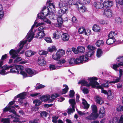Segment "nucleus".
<instances>
[{
	"label": "nucleus",
	"mask_w": 123,
	"mask_h": 123,
	"mask_svg": "<svg viewBox=\"0 0 123 123\" xmlns=\"http://www.w3.org/2000/svg\"><path fill=\"white\" fill-rule=\"evenodd\" d=\"M102 92L105 94L107 95V98L109 100L112 99L114 97V94L111 92V90L107 91L105 90H103L102 89Z\"/></svg>",
	"instance_id": "obj_9"
},
{
	"label": "nucleus",
	"mask_w": 123,
	"mask_h": 123,
	"mask_svg": "<svg viewBox=\"0 0 123 123\" xmlns=\"http://www.w3.org/2000/svg\"><path fill=\"white\" fill-rule=\"evenodd\" d=\"M2 121L3 122V123H10V120L9 118H3L2 120Z\"/></svg>",
	"instance_id": "obj_52"
},
{
	"label": "nucleus",
	"mask_w": 123,
	"mask_h": 123,
	"mask_svg": "<svg viewBox=\"0 0 123 123\" xmlns=\"http://www.w3.org/2000/svg\"><path fill=\"white\" fill-rule=\"evenodd\" d=\"M116 21L118 23H121L122 21V20L119 17L116 18Z\"/></svg>",
	"instance_id": "obj_63"
},
{
	"label": "nucleus",
	"mask_w": 123,
	"mask_h": 123,
	"mask_svg": "<svg viewBox=\"0 0 123 123\" xmlns=\"http://www.w3.org/2000/svg\"><path fill=\"white\" fill-rule=\"evenodd\" d=\"M57 53H58V54L59 56H60L61 57L62 55L65 54L64 51L62 49H60L58 50L57 51Z\"/></svg>",
	"instance_id": "obj_42"
},
{
	"label": "nucleus",
	"mask_w": 123,
	"mask_h": 123,
	"mask_svg": "<svg viewBox=\"0 0 123 123\" xmlns=\"http://www.w3.org/2000/svg\"><path fill=\"white\" fill-rule=\"evenodd\" d=\"M37 23V20H36L34 22V24L32 26L29 32L26 37L27 39L21 41L19 44V46L20 47L17 50H16L13 49H11L9 52V54L11 56V58L13 59L17 57L18 55V53L20 50L22 49L24 46V45L27 42L28 39L29 42H30L34 37V34L32 30L35 26L36 25Z\"/></svg>",
	"instance_id": "obj_1"
},
{
	"label": "nucleus",
	"mask_w": 123,
	"mask_h": 123,
	"mask_svg": "<svg viewBox=\"0 0 123 123\" xmlns=\"http://www.w3.org/2000/svg\"><path fill=\"white\" fill-rule=\"evenodd\" d=\"M48 52L47 51H45L43 50H41L39 51L38 54L41 55L47 54Z\"/></svg>",
	"instance_id": "obj_54"
},
{
	"label": "nucleus",
	"mask_w": 123,
	"mask_h": 123,
	"mask_svg": "<svg viewBox=\"0 0 123 123\" xmlns=\"http://www.w3.org/2000/svg\"><path fill=\"white\" fill-rule=\"evenodd\" d=\"M91 108L92 111V112L97 113V108L96 106L95 105H92L91 106Z\"/></svg>",
	"instance_id": "obj_46"
},
{
	"label": "nucleus",
	"mask_w": 123,
	"mask_h": 123,
	"mask_svg": "<svg viewBox=\"0 0 123 123\" xmlns=\"http://www.w3.org/2000/svg\"><path fill=\"white\" fill-rule=\"evenodd\" d=\"M82 104L84 106V108L85 109H88L89 106V105L88 104L87 101L84 98H82Z\"/></svg>",
	"instance_id": "obj_23"
},
{
	"label": "nucleus",
	"mask_w": 123,
	"mask_h": 123,
	"mask_svg": "<svg viewBox=\"0 0 123 123\" xmlns=\"http://www.w3.org/2000/svg\"><path fill=\"white\" fill-rule=\"evenodd\" d=\"M104 44V42L102 40H98L96 43V44L98 47H100L103 45Z\"/></svg>",
	"instance_id": "obj_36"
},
{
	"label": "nucleus",
	"mask_w": 123,
	"mask_h": 123,
	"mask_svg": "<svg viewBox=\"0 0 123 123\" xmlns=\"http://www.w3.org/2000/svg\"><path fill=\"white\" fill-rule=\"evenodd\" d=\"M93 6L97 9L100 10L104 9V5L103 3L100 2H94Z\"/></svg>",
	"instance_id": "obj_13"
},
{
	"label": "nucleus",
	"mask_w": 123,
	"mask_h": 123,
	"mask_svg": "<svg viewBox=\"0 0 123 123\" xmlns=\"http://www.w3.org/2000/svg\"><path fill=\"white\" fill-rule=\"evenodd\" d=\"M77 49L78 50V52L81 53H84L85 50V48L83 46H78L77 47Z\"/></svg>",
	"instance_id": "obj_37"
},
{
	"label": "nucleus",
	"mask_w": 123,
	"mask_h": 123,
	"mask_svg": "<svg viewBox=\"0 0 123 123\" xmlns=\"http://www.w3.org/2000/svg\"><path fill=\"white\" fill-rule=\"evenodd\" d=\"M1 7V6L0 5V19H1L3 18L4 15V12L3 11H1V9L0 8Z\"/></svg>",
	"instance_id": "obj_50"
},
{
	"label": "nucleus",
	"mask_w": 123,
	"mask_h": 123,
	"mask_svg": "<svg viewBox=\"0 0 123 123\" xmlns=\"http://www.w3.org/2000/svg\"><path fill=\"white\" fill-rule=\"evenodd\" d=\"M75 92L73 90H71L69 92V95L71 98H73L74 97Z\"/></svg>",
	"instance_id": "obj_53"
},
{
	"label": "nucleus",
	"mask_w": 123,
	"mask_h": 123,
	"mask_svg": "<svg viewBox=\"0 0 123 123\" xmlns=\"http://www.w3.org/2000/svg\"><path fill=\"white\" fill-rule=\"evenodd\" d=\"M56 18L55 19H57V22L59 25H61L62 23L63 20L62 19V18L61 17H59L57 16H56Z\"/></svg>",
	"instance_id": "obj_39"
},
{
	"label": "nucleus",
	"mask_w": 123,
	"mask_h": 123,
	"mask_svg": "<svg viewBox=\"0 0 123 123\" xmlns=\"http://www.w3.org/2000/svg\"><path fill=\"white\" fill-rule=\"evenodd\" d=\"M82 5V3L78 2V4H77L76 7L78 9V10L79 12L82 13L85 12L86 10V8L84 6H81Z\"/></svg>",
	"instance_id": "obj_14"
},
{
	"label": "nucleus",
	"mask_w": 123,
	"mask_h": 123,
	"mask_svg": "<svg viewBox=\"0 0 123 123\" xmlns=\"http://www.w3.org/2000/svg\"><path fill=\"white\" fill-rule=\"evenodd\" d=\"M115 40V39L111 38H109L107 40L106 43L108 45H110L114 43Z\"/></svg>",
	"instance_id": "obj_31"
},
{
	"label": "nucleus",
	"mask_w": 123,
	"mask_h": 123,
	"mask_svg": "<svg viewBox=\"0 0 123 123\" xmlns=\"http://www.w3.org/2000/svg\"><path fill=\"white\" fill-rule=\"evenodd\" d=\"M102 52L101 50L100 49H98L97 52V56L98 57H100L102 55Z\"/></svg>",
	"instance_id": "obj_44"
},
{
	"label": "nucleus",
	"mask_w": 123,
	"mask_h": 123,
	"mask_svg": "<svg viewBox=\"0 0 123 123\" xmlns=\"http://www.w3.org/2000/svg\"><path fill=\"white\" fill-rule=\"evenodd\" d=\"M45 86L44 85H43L40 84L39 86H37L36 87V89H41V88L44 87H45Z\"/></svg>",
	"instance_id": "obj_61"
},
{
	"label": "nucleus",
	"mask_w": 123,
	"mask_h": 123,
	"mask_svg": "<svg viewBox=\"0 0 123 123\" xmlns=\"http://www.w3.org/2000/svg\"><path fill=\"white\" fill-rule=\"evenodd\" d=\"M65 62L66 61L64 59H63L59 60L57 62V63L58 64L61 65L64 64L65 63Z\"/></svg>",
	"instance_id": "obj_55"
},
{
	"label": "nucleus",
	"mask_w": 123,
	"mask_h": 123,
	"mask_svg": "<svg viewBox=\"0 0 123 123\" xmlns=\"http://www.w3.org/2000/svg\"><path fill=\"white\" fill-rule=\"evenodd\" d=\"M68 2L71 5H75L77 6L78 4V2H77L76 0H68Z\"/></svg>",
	"instance_id": "obj_34"
},
{
	"label": "nucleus",
	"mask_w": 123,
	"mask_h": 123,
	"mask_svg": "<svg viewBox=\"0 0 123 123\" xmlns=\"http://www.w3.org/2000/svg\"><path fill=\"white\" fill-rule=\"evenodd\" d=\"M116 35V34L115 32H111L109 34L108 37L109 38L114 39L113 38V37Z\"/></svg>",
	"instance_id": "obj_47"
},
{
	"label": "nucleus",
	"mask_w": 123,
	"mask_h": 123,
	"mask_svg": "<svg viewBox=\"0 0 123 123\" xmlns=\"http://www.w3.org/2000/svg\"><path fill=\"white\" fill-rule=\"evenodd\" d=\"M99 23L101 24L104 25L107 24V21L105 20H101L99 21Z\"/></svg>",
	"instance_id": "obj_58"
},
{
	"label": "nucleus",
	"mask_w": 123,
	"mask_h": 123,
	"mask_svg": "<svg viewBox=\"0 0 123 123\" xmlns=\"http://www.w3.org/2000/svg\"><path fill=\"white\" fill-rule=\"evenodd\" d=\"M43 10L40 12V13L37 14V17L39 19H42L44 22H49V20L45 17V16L44 15L43 12Z\"/></svg>",
	"instance_id": "obj_12"
},
{
	"label": "nucleus",
	"mask_w": 123,
	"mask_h": 123,
	"mask_svg": "<svg viewBox=\"0 0 123 123\" xmlns=\"http://www.w3.org/2000/svg\"><path fill=\"white\" fill-rule=\"evenodd\" d=\"M50 98V96L48 95L46 96H42L40 98V99L42 101L43 100L45 102L48 100L49 101V99Z\"/></svg>",
	"instance_id": "obj_28"
},
{
	"label": "nucleus",
	"mask_w": 123,
	"mask_h": 123,
	"mask_svg": "<svg viewBox=\"0 0 123 123\" xmlns=\"http://www.w3.org/2000/svg\"><path fill=\"white\" fill-rule=\"evenodd\" d=\"M85 29L84 28H80L78 30V32L80 34H82L84 33Z\"/></svg>",
	"instance_id": "obj_59"
},
{
	"label": "nucleus",
	"mask_w": 123,
	"mask_h": 123,
	"mask_svg": "<svg viewBox=\"0 0 123 123\" xmlns=\"http://www.w3.org/2000/svg\"><path fill=\"white\" fill-rule=\"evenodd\" d=\"M7 56V55L6 54L3 55L0 60V74L3 75H5L7 74L5 73V70L9 68L7 65L2 66L4 61L6 59Z\"/></svg>",
	"instance_id": "obj_5"
},
{
	"label": "nucleus",
	"mask_w": 123,
	"mask_h": 123,
	"mask_svg": "<svg viewBox=\"0 0 123 123\" xmlns=\"http://www.w3.org/2000/svg\"><path fill=\"white\" fill-rule=\"evenodd\" d=\"M59 94L57 93H55L52 94L51 97H50V98L49 99V102H51L53 101L55 98L59 97Z\"/></svg>",
	"instance_id": "obj_24"
},
{
	"label": "nucleus",
	"mask_w": 123,
	"mask_h": 123,
	"mask_svg": "<svg viewBox=\"0 0 123 123\" xmlns=\"http://www.w3.org/2000/svg\"><path fill=\"white\" fill-rule=\"evenodd\" d=\"M35 52L31 50H28L26 51L25 53V55L27 57H30L31 56L35 54Z\"/></svg>",
	"instance_id": "obj_29"
},
{
	"label": "nucleus",
	"mask_w": 123,
	"mask_h": 123,
	"mask_svg": "<svg viewBox=\"0 0 123 123\" xmlns=\"http://www.w3.org/2000/svg\"><path fill=\"white\" fill-rule=\"evenodd\" d=\"M69 38V36L68 34L65 33L63 34L61 36L62 40L64 41H68Z\"/></svg>",
	"instance_id": "obj_18"
},
{
	"label": "nucleus",
	"mask_w": 123,
	"mask_h": 123,
	"mask_svg": "<svg viewBox=\"0 0 123 123\" xmlns=\"http://www.w3.org/2000/svg\"><path fill=\"white\" fill-rule=\"evenodd\" d=\"M75 58L71 59L69 61L68 60V62L66 63L64 65L65 67L69 66L71 64H75Z\"/></svg>",
	"instance_id": "obj_22"
},
{
	"label": "nucleus",
	"mask_w": 123,
	"mask_h": 123,
	"mask_svg": "<svg viewBox=\"0 0 123 123\" xmlns=\"http://www.w3.org/2000/svg\"><path fill=\"white\" fill-rule=\"evenodd\" d=\"M88 79L90 81L89 83L88 84L87 82L84 80H80L78 83L79 84H81V87L82 86H86L89 87L90 86L93 88L97 87L99 88H102V87H107L109 86V85L108 83L110 82L107 81L106 82L102 85V86L99 85V83L96 81L97 79L95 77H93L88 78Z\"/></svg>",
	"instance_id": "obj_2"
},
{
	"label": "nucleus",
	"mask_w": 123,
	"mask_h": 123,
	"mask_svg": "<svg viewBox=\"0 0 123 123\" xmlns=\"http://www.w3.org/2000/svg\"><path fill=\"white\" fill-rule=\"evenodd\" d=\"M103 15L105 16L108 17H111L112 15V11L109 9H105L104 10Z\"/></svg>",
	"instance_id": "obj_15"
},
{
	"label": "nucleus",
	"mask_w": 123,
	"mask_h": 123,
	"mask_svg": "<svg viewBox=\"0 0 123 123\" xmlns=\"http://www.w3.org/2000/svg\"><path fill=\"white\" fill-rule=\"evenodd\" d=\"M58 53L56 52V54H54L52 55V57L54 60L57 61L61 58L60 56L59 55Z\"/></svg>",
	"instance_id": "obj_30"
},
{
	"label": "nucleus",
	"mask_w": 123,
	"mask_h": 123,
	"mask_svg": "<svg viewBox=\"0 0 123 123\" xmlns=\"http://www.w3.org/2000/svg\"><path fill=\"white\" fill-rule=\"evenodd\" d=\"M7 67L9 68L6 69L5 70V71L6 70H7L12 68L10 69V71L11 72L18 74L19 73V72L20 71V74L22 75L24 77H26L27 76V74L25 72L23 71V70L24 68V67L23 66L20 65H14L9 66H7Z\"/></svg>",
	"instance_id": "obj_4"
},
{
	"label": "nucleus",
	"mask_w": 123,
	"mask_h": 123,
	"mask_svg": "<svg viewBox=\"0 0 123 123\" xmlns=\"http://www.w3.org/2000/svg\"><path fill=\"white\" fill-rule=\"evenodd\" d=\"M63 86H65V88L63 89L61 93V94H65L67 92L69 88L68 87L67 85H63Z\"/></svg>",
	"instance_id": "obj_32"
},
{
	"label": "nucleus",
	"mask_w": 123,
	"mask_h": 123,
	"mask_svg": "<svg viewBox=\"0 0 123 123\" xmlns=\"http://www.w3.org/2000/svg\"><path fill=\"white\" fill-rule=\"evenodd\" d=\"M118 119L117 117H115L113 118L112 122L113 123H117L118 121Z\"/></svg>",
	"instance_id": "obj_62"
},
{
	"label": "nucleus",
	"mask_w": 123,
	"mask_h": 123,
	"mask_svg": "<svg viewBox=\"0 0 123 123\" xmlns=\"http://www.w3.org/2000/svg\"><path fill=\"white\" fill-rule=\"evenodd\" d=\"M118 62L119 63L117 64H114L113 65V68L116 71H118L119 69V66L123 65V57L119 56L117 59Z\"/></svg>",
	"instance_id": "obj_7"
},
{
	"label": "nucleus",
	"mask_w": 123,
	"mask_h": 123,
	"mask_svg": "<svg viewBox=\"0 0 123 123\" xmlns=\"http://www.w3.org/2000/svg\"><path fill=\"white\" fill-rule=\"evenodd\" d=\"M104 5V7H110L113 5L112 2L110 1L106 0L105 1L103 4Z\"/></svg>",
	"instance_id": "obj_20"
},
{
	"label": "nucleus",
	"mask_w": 123,
	"mask_h": 123,
	"mask_svg": "<svg viewBox=\"0 0 123 123\" xmlns=\"http://www.w3.org/2000/svg\"><path fill=\"white\" fill-rule=\"evenodd\" d=\"M105 110L103 108L100 109L99 111V116L100 117L102 118L105 116Z\"/></svg>",
	"instance_id": "obj_26"
},
{
	"label": "nucleus",
	"mask_w": 123,
	"mask_h": 123,
	"mask_svg": "<svg viewBox=\"0 0 123 123\" xmlns=\"http://www.w3.org/2000/svg\"><path fill=\"white\" fill-rule=\"evenodd\" d=\"M98 117L97 113L92 112L90 115L85 117L87 120H93L96 119Z\"/></svg>",
	"instance_id": "obj_11"
},
{
	"label": "nucleus",
	"mask_w": 123,
	"mask_h": 123,
	"mask_svg": "<svg viewBox=\"0 0 123 123\" xmlns=\"http://www.w3.org/2000/svg\"><path fill=\"white\" fill-rule=\"evenodd\" d=\"M65 13V12L64 11L61 9L60 10L58 11L56 16L61 17Z\"/></svg>",
	"instance_id": "obj_35"
},
{
	"label": "nucleus",
	"mask_w": 123,
	"mask_h": 123,
	"mask_svg": "<svg viewBox=\"0 0 123 123\" xmlns=\"http://www.w3.org/2000/svg\"><path fill=\"white\" fill-rule=\"evenodd\" d=\"M72 50L73 51L75 54H77L78 52V50H77L75 48H72Z\"/></svg>",
	"instance_id": "obj_64"
},
{
	"label": "nucleus",
	"mask_w": 123,
	"mask_h": 123,
	"mask_svg": "<svg viewBox=\"0 0 123 123\" xmlns=\"http://www.w3.org/2000/svg\"><path fill=\"white\" fill-rule=\"evenodd\" d=\"M88 49L90 51H93V50L95 49V48L92 46L88 45L87 47Z\"/></svg>",
	"instance_id": "obj_57"
},
{
	"label": "nucleus",
	"mask_w": 123,
	"mask_h": 123,
	"mask_svg": "<svg viewBox=\"0 0 123 123\" xmlns=\"http://www.w3.org/2000/svg\"><path fill=\"white\" fill-rule=\"evenodd\" d=\"M44 58L42 56L38 57L37 62L38 64L41 66L44 65L46 63Z\"/></svg>",
	"instance_id": "obj_16"
},
{
	"label": "nucleus",
	"mask_w": 123,
	"mask_h": 123,
	"mask_svg": "<svg viewBox=\"0 0 123 123\" xmlns=\"http://www.w3.org/2000/svg\"><path fill=\"white\" fill-rule=\"evenodd\" d=\"M26 72L30 75H31L30 76H33L36 73V72L34 70L32 69L29 68H27L25 69Z\"/></svg>",
	"instance_id": "obj_19"
},
{
	"label": "nucleus",
	"mask_w": 123,
	"mask_h": 123,
	"mask_svg": "<svg viewBox=\"0 0 123 123\" xmlns=\"http://www.w3.org/2000/svg\"><path fill=\"white\" fill-rule=\"evenodd\" d=\"M117 110L118 111H123V106L121 105L118 106L117 108Z\"/></svg>",
	"instance_id": "obj_56"
},
{
	"label": "nucleus",
	"mask_w": 123,
	"mask_h": 123,
	"mask_svg": "<svg viewBox=\"0 0 123 123\" xmlns=\"http://www.w3.org/2000/svg\"><path fill=\"white\" fill-rule=\"evenodd\" d=\"M62 66H55V65H50L49 66L50 69L51 70H52L55 69H58L61 68Z\"/></svg>",
	"instance_id": "obj_27"
},
{
	"label": "nucleus",
	"mask_w": 123,
	"mask_h": 123,
	"mask_svg": "<svg viewBox=\"0 0 123 123\" xmlns=\"http://www.w3.org/2000/svg\"><path fill=\"white\" fill-rule=\"evenodd\" d=\"M69 103L71 105L72 107H74L75 105V100L74 99H70L69 101Z\"/></svg>",
	"instance_id": "obj_40"
},
{
	"label": "nucleus",
	"mask_w": 123,
	"mask_h": 123,
	"mask_svg": "<svg viewBox=\"0 0 123 123\" xmlns=\"http://www.w3.org/2000/svg\"><path fill=\"white\" fill-rule=\"evenodd\" d=\"M48 113L46 111H43L40 113V115L41 117H43L44 119L45 117H47Z\"/></svg>",
	"instance_id": "obj_48"
},
{
	"label": "nucleus",
	"mask_w": 123,
	"mask_h": 123,
	"mask_svg": "<svg viewBox=\"0 0 123 123\" xmlns=\"http://www.w3.org/2000/svg\"><path fill=\"white\" fill-rule=\"evenodd\" d=\"M15 101H14L10 102L9 104V105L8 106H6L4 109L3 112L9 111L10 112L12 113L13 114L16 115V111L14 110V106L12 105L15 103Z\"/></svg>",
	"instance_id": "obj_6"
},
{
	"label": "nucleus",
	"mask_w": 123,
	"mask_h": 123,
	"mask_svg": "<svg viewBox=\"0 0 123 123\" xmlns=\"http://www.w3.org/2000/svg\"><path fill=\"white\" fill-rule=\"evenodd\" d=\"M45 29V27L44 26H40L38 28V32L36 35V37L40 38L44 37L45 34L43 30Z\"/></svg>",
	"instance_id": "obj_8"
},
{
	"label": "nucleus",
	"mask_w": 123,
	"mask_h": 123,
	"mask_svg": "<svg viewBox=\"0 0 123 123\" xmlns=\"http://www.w3.org/2000/svg\"><path fill=\"white\" fill-rule=\"evenodd\" d=\"M94 52L93 51H89L88 52L86 53V54L85 55H84L85 56H86L87 59V60L88 59V57H91L94 54Z\"/></svg>",
	"instance_id": "obj_33"
},
{
	"label": "nucleus",
	"mask_w": 123,
	"mask_h": 123,
	"mask_svg": "<svg viewBox=\"0 0 123 123\" xmlns=\"http://www.w3.org/2000/svg\"><path fill=\"white\" fill-rule=\"evenodd\" d=\"M45 40L48 43H51L52 42V41L50 38L49 37H46L44 38Z\"/></svg>",
	"instance_id": "obj_51"
},
{
	"label": "nucleus",
	"mask_w": 123,
	"mask_h": 123,
	"mask_svg": "<svg viewBox=\"0 0 123 123\" xmlns=\"http://www.w3.org/2000/svg\"><path fill=\"white\" fill-rule=\"evenodd\" d=\"M96 102L99 104H102L104 103V101L99 96H97L95 97Z\"/></svg>",
	"instance_id": "obj_21"
},
{
	"label": "nucleus",
	"mask_w": 123,
	"mask_h": 123,
	"mask_svg": "<svg viewBox=\"0 0 123 123\" xmlns=\"http://www.w3.org/2000/svg\"><path fill=\"white\" fill-rule=\"evenodd\" d=\"M87 57L86 56L82 55L78 58L75 59V64H79L83 62V61H86L87 60Z\"/></svg>",
	"instance_id": "obj_10"
},
{
	"label": "nucleus",
	"mask_w": 123,
	"mask_h": 123,
	"mask_svg": "<svg viewBox=\"0 0 123 123\" xmlns=\"http://www.w3.org/2000/svg\"><path fill=\"white\" fill-rule=\"evenodd\" d=\"M72 108H70L68 109V114H71V113H73L75 111V107H72Z\"/></svg>",
	"instance_id": "obj_45"
},
{
	"label": "nucleus",
	"mask_w": 123,
	"mask_h": 123,
	"mask_svg": "<svg viewBox=\"0 0 123 123\" xmlns=\"http://www.w3.org/2000/svg\"><path fill=\"white\" fill-rule=\"evenodd\" d=\"M56 50V47L55 46H52L50 47L48 49V51L50 52L55 51Z\"/></svg>",
	"instance_id": "obj_41"
},
{
	"label": "nucleus",
	"mask_w": 123,
	"mask_h": 123,
	"mask_svg": "<svg viewBox=\"0 0 123 123\" xmlns=\"http://www.w3.org/2000/svg\"><path fill=\"white\" fill-rule=\"evenodd\" d=\"M93 30L95 32L99 31L100 27L98 25H94L93 27Z\"/></svg>",
	"instance_id": "obj_38"
},
{
	"label": "nucleus",
	"mask_w": 123,
	"mask_h": 123,
	"mask_svg": "<svg viewBox=\"0 0 123 123\" xmlns=\"http://www.w3.org/2000/svg\"><path fill=\"white\" fill-rule=\"evenodd\" d=\"M49 7L46 8V6H44L42 10L43 11H46L47 12V14H45L46 16H48L51 19L53 20L56 19V15L55 14V6L54 5L53 3H49Z\"/></svg>",
	"instance_id": "obj_3"
},
{
	"label": "nucleus",
	"mask_w": 123,
	"mask_h": 123,
	"mask_svg": "<svg viewBox=\"0 0 123 123\" xmlns=\"http://www.w3.org/2000/svg\"><path fill=\"white\" fill-rule=\"evenodd\" d=\"M17 97L19 98L18 99V102L20 103V104L22 105L23 103V100L25 98V94L24 93H20L17 96Z\"/></svg>",
	"instance_id": "obj_17"
},
{
	"label": "nucleus",
	"mask_w": 123,
	"mask_h": 123,
	"mask_svg": "<svg viewBox=\"0 0 123 123\" xmlns=\"http://www.w3.org/2000/svg\"><path fill=\"white\" fill-rule=\"evenodd\" d=\"M84 33L86 35H89L91 33V30L89 29H85Z\"/></svg>",
	"instance_id": "obj_49"
},
{
	"label": "nucleus",
	"mask_w": 123,
	"mask_h": 123,
	"mask_svg": "<svg viewBox=\"0 0 123 123\" xmlns=\"http://www.w3.org/2000/svg\"><path fill=\"white\" fill-rule=\"evenodd\" d=\"M33 103L35 104V106H38L41 104L42 102L38 99H36L33 101Z\"/></svg>",
	"instance_id": "obj_43"
},
{
	"label": "nucleus",
	"mask_w": 123,
	"mask_h": 123,
	"mask_svg": "<svg viewBox=\"0 0 123 123\" xmlns=\"http://www.w3.org/2000/svg\"><path fill=\"white\" fill-rule=\"evenodd\" d=\"M82 91L84 93L87 94L89 92V90L87 88H84L82 89Z\"/></svg>",
	"instance_id": "obj_60"
},
{
	"label": "nucleus",
	"mask_w": 123,
	"mask_h": 123,
	"mask_svg": "<svg viewBox=\"0 0 123 123\" xmlns=\"http://www.w3.org/2000/svg\"><path fill=\"white\" fill-rule=\"evenodd\" d=\"M67 0H60V2L59 3V7L60 8L65 6L67 5Z\"/></svg>",
	"instance_id": "obj_25"
}]
</instances>
